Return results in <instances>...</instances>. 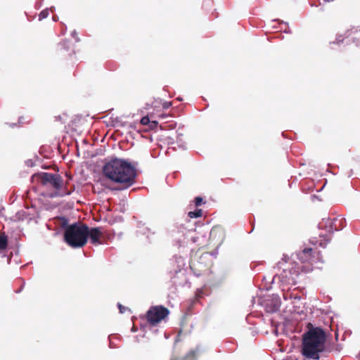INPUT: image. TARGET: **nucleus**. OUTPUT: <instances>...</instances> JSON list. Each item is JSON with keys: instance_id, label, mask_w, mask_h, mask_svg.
Masks as SVG:
<instances>
[{"instance_id": "nucleus-1", "label": "nucleus", "mask_w": 360, "mask_h": 360, "mask_svg": "<svg viewBox=\"0 0 360 360\" xmlns=\"http://www.w3.org/2000/svg\"><path fill=\"white\" fill-rule=\"evenodd\" d=\"M343 349L342 344L333 342V335L321 326L309 322L302 335L300 354L302 360H320L333 352L340 353Z\"/></svg>"}, {"instance_id": "nucleus-2", "label": "nucleus", "mask_w": 360, "mask_h": 360, "mask_svg": "<svg viewBox=\"0 0 360 360\" xmlns=\"http://www.w3.org/2000/svg\"><path fill=\"white\" fill-rule=\"evenodd\" d=\"M141 173L138 161L114 155V195L134 185Z\"/></svg>"}, {"instance_id": "nucleus-3", "label": "nucleus", "mask_w": 360, "mask_h": 360, "mask_svg": "<svg viewBox=\"0 0 360 360\" xmlns=\"http://www.w3.org/2000/svg\"><path fill=\"white\" fill-rule=\"evenodd\" d=\"M87 225L75 223L68 226L64 233V239L72 248H82L86 244Z\"/></svg>"}, {"instance_id": "nucleus-4", "label": "nucleus", "mask_w": 360, "mask_h": 360, "mask_svg": "<svg viewBox=\"0 0 360 360\" xmlns=\"http://www.w3.org/2000/svg\"><path fill=\"white\" fill-rule=\"evenodd\" d=\"M170 311L164 305L151 306L146 311V314H141L139 316L141 321L146 320L151 326H158L162 321L168 319Z\"/></svg>"}, {"instance_id": "nucleus-5", "label": "nucleus", "mask_w": 360, "mask_h": 360, "mask_svg": "<svg viewBox=\"0 0 360 360\" xmlns=\"http://www.w3.org/2000/svg\"><path fill=\"white\" fill-rule=\"evenodd\" d=\"M170 262L175 266L174 269H171L169 271V273L172 275L171 280L173 284L175 285H181L182 287H190L191 283L186 278H185V281L184 283L177 282L176 281H175L176 278H179L180 276H185L187 273V269L184 268L186 265L184 258L181 256L175 255L170 259Z\"/></svg>"}, {"instance_id": "nucleus-6", "label": "nucleus", "mask_w": 360, "mask_h": 360, "mask_svg": "<svg viewBox=\"0 0 360 360\" xmlns=\"http://www.w3.org/2000/svg\"><path fill=\"white\" fill-rule=\"evenodd\" d=\"M258 303L269 314L276 313L280 310L281 300L276 293L266 295H257Z\"/></svg>"}, {"instance_id": "nucleus-7", "label": "nucleus", "mask_w": 360, "mask_h": 360, "mask_svg": "<svg viewBox=\"0 0 360 360\" xmlns=\"http://www.w3.org/2000/svg\"><path fill=\"white\" fill-rule=\"evenodd\" d=\"M211 222V220H205L200 219L198 221H195L194 222L195 228H188L185 227L184 224H173L169 229L168 233L170 235L171 237H174L175 239V242L178 243L179 246L182 245V240L180 238L176 237L177 234H182V236H184V231L188 230V231H196L197 227H201L203 226L205 224H209Z\"/></svg>"}, {"instance_id": "nucleus-8", "label": "nucleus", "mask_w": 360, "mask_h": 360, "mask_svg": "<svg viewBox=\"0 0 360 360\" xmlns=\"http://www.w3.org/2000/svg\"><path fill=\"white\" fill-rule=\"evenodd\" d=\"M102 166L98 171V182L101 186L112 190V160H104L101 161Z\"/></svg>"}, {"instance_id": "nucleus-9", "label": "nucleus", "mask_w": 360, "mask_h": 360, "mask_svg": "<svg viewBox=\"0 0 360 360\" xmlns=\"http://www.w3.org/2000/svg\"><path fill=\"white\" fill-rule=\"evenodd\" d=\"M38 177L41 185L50 186L56 190H59L63 183L62 176L57 174L42 172L38 174Z\"/></svg>"}, {"instance_id": "nucleus-10", "label": "nucleus", "mask_w": 360, "mask_h": 360, "mask_svg": "<svg viewBox=\"0 0 360 360\" xmlns=\"http://www.w3.org/2000/svg\"><path fill=\"white\" fill-rule=\"evenodd\" d=\"M314 270L312 264L300 265L297 262L291 263V267L289 269V274L291 277V284L295 285L297 284V278L301 273H310Z\"/></svg>"}, {"instance_id": "nucleus-11", "label": "nucleus", "mask_w": 360, "mask_h": 360, "mask_svg": "<svg viewBox=\"0 0 360 360\" xmlns=\"http://www.w3.org/2000/svg\"><path fill=\"white\" fill-rule=\"evenodd\" d=\"M103 236V233L100 228H91L89 229L87 226V233H86V240L88 238H89L91 243L93 245H98L101 244V238Z\"/></svg>"}, {"instance_id": "nucleus-12", "label": "nucleus", "mask_w": 360, "mask_h": 360, "mask_svg": "<svg viewBox=\"0 0 360 360\" xmlns=\"http://www.w3.org/2000/svg\"><path fill=\"white\" fill-rule=\"evenodd\" d=\"M337 314H334L333 316H328L330 319V324L329 321H323L324 325L328 326L330 328V330L328 331L334 332V340L333 339V342L335 344H340L339 338H340V333H339V326L338 324H335V326H333V323H334V316H337Z\"/></svg>"}, {"instance_id": "nucleus-13", "label": "nucleus", "mask_w": 360, "mask_h": 360, "mask_svg": "<svg viewBox=\"0 0 360 360\" xmlns=\"http://www.w3.org/2000/svg\"><path fill=\"white\" fill-rule=\"evenodd\" d=\"M203 352L200 345H198L195 349H191L182 359H172L171 360H198L200 354Z\"/></svg>"}, {"instance_id": "nucleus-14", "label": "nucleus", "mask_w": 360, "mask_h": 360, "mask_svg": "<svg viewBox=\"0 0 360 360\" xmlns=\"http://www.w3.org/2000/svg\"><path fill=\"white\" fill-rule=\"evenodd\" d=\"M346 38H351L353 39L354 42H356V41L360 40V29L358 30L357 28L353 27L350 30H348L345 33Z\"/></svg>"}, {"instance_id": "nucleus-15", "label": "nucleus", "mask_w": 360, "mask_h": 360, "mask_svg": "<svg viewBox=\"0 0 360 360\" xmlns=\"http://www.w3.org/2000/svg\"><path fill=\"white\" fill-rule=\"evenodd\" d=\"M145 223L142 221H137L136 227L138 230L136 231V236L140 235H146L148 233H151V230L148 227L144 226ZM152 234H155V232H152Z\"/></svg>"}, {"instance_id": "nucleus-16", "label": "nucleus", "mask_w": 360, "mask_h": 360, "mask_svg": "<svg viewBox=\"0 0 360 360\" xmlns=\"http://www.w3.org/2000/svg\"><path fill=\"white\" fill-rule=\"evenodd\" d=\"M154 115L155 114H146L141 118L140 124L141 125L143 130H148L151 117H153Z\"/></svg>"}, {"instance_id": "nucleus-17", "label": "nucleus", "mask_w": 360, "mask_h": 360, "mask_svg": "<svg viewBox=\"0 0 360 360\" xmlns=\"http://www.w3.org/2000/svg\"><path fill=\"white\" fill-rule=\"evenodd\" d=\"M224 349L227 352H233L237 349V342L234 339L227 340L224 342Z\"/></svg>"}, {"instance_id": "nucleus-18", "label": "nucleus", "mask_w": 360, "mask_h": 360, "mask_svg": "<svg viewBox=\"0 0 360 360\" xmlns=\"http://www.w3.org/2000/svg\"><path fill=\"white\" fill-rule=\"evenodd\" d=\"M217 234H219V236L221 235L222 238L224 236H225L224 230L220 225H216L212 228L210 232V237L213 236L214 238H216Z\"/></svg>"}, {"instance_id": "nucleus-19", "label": "nucleus", "mask_w": 360, "mask_h": 360, "mask_svg": "<svg viewBox=\"0 0 360 360\" xmlns=\"http://www.w3.org/2000/svg\"><path fill=\"white\" fill-rule=\"evenodd\" d=\"M299 252L300 255H304V257H308L311 261H315L314 259V258L315 257L314 252L312 248L304 247V249L302 251H300Z\"/></svg>"}, {"instance_id": "nucleus-20", "label": "nucleus", "mask_w": 360, "mask_h": 360, "mask_svg": "<svg viewBox=\"0 0 360 360\" xmlns=\"http://www.w3.org/2000/svg\"><path fill=\"white\" fill-rule=\"evenodd\" d=\"M179 129H180V127L176 131V132H177L176 143L179 148H181L182 150H185L187 149L186 143L183 140V138H182L183 134L179 132Z\"/></svg>"}, {"instance_id": "nucleus-21", "label": "nucleus", "mask_w": 360, "mask_h": 360, "mask_svg": "<svg viewBox=\"0 0 360 360\" xmlns=\"http://www.w3.org/2000/svg\"><path fill=\"white\" fill-rule=\"evenodd\" d=\"M203 211L199 207H196L194 210L190 211L188 213V217L191 219H198L202 217Z\"/></svg>"}, {"instance_id": "nucleus-22", "label": "nucleus", "mask_w": 360, "mask_h": 360, "mask_svg": "<svg viewBox=\"0 0 360 360\" xmlns=\"http://www.w3.org/2000/svg\"><path fill=\"white\" fill-rule=\"evenodd\" d=\"M327 233L329 235H333L335 232L338 231V226L334 221H331L326 224Z\"/></svg>"}, {"instance_id": "nucleus-23", "label": "nucleus", "mask_w": 360, "mask_h": 360, "mask_svg": "<svg viewBox=\"0 0 360 360\" xmlns=\"http://www.w3.org/2000/svg\"><path fill=\"white\" fill-rule=\"evenodd\" d=\"M193 203L196 207H199L206 203V200L202 195H197L193 199Z\"/></svg>"}, {"instance_id": "nucleus-24", "label": "nucleus", "mask_w": 360, "mask_h": 360, "mask_svg": "<svg viewBox=\"0 0 360 360\" xmlns=\"http://www.w3.org/2000/svg\"><path fill=\"white\" fill-rule=\"evenodd\" d=\"M113 125H114V136L116 135H122V133L120 132L119 129H117L116 127H120V126H121V127L124 126V122L120 121L118 120V117H116V118H114Z\"/></svg>"}, {"instance_id": "nucleus-25", "label": "nucleus", "mask_w": 360, "mask_h": 360, "mask_svg": "<svg viewBox=\"0 0 360 360\" xmlns=\"http://www.w3.org/2000/svg\"><path fill=\"white\" fill-rule=\"evenodd\" d=\"M281 135L283 139H287L289 140H293L296 138V133L292 130H286L281 133Z\"/></svg>"}, {"instance_id": "nucleus-26", "label": "nucleus", "mask_w": 360, "mask_h": 360, "mask_svg": "<svg viewBox=\"0 0 360 360\" xmlns=\"http://www.w3.org/2000/svg\"><path fill=\"white\" fill-rule=\"evenodd\" d=\"M278 317L280 319H281V324L282 326H284V328H288L292 323L290 318L287 316L278 314Z\"/></svg>"}, {"instance_id": "nucleus-27", "label": "nucleus", "mask_w": 360, "mask_h": 360, "mask_svg": "<svg viewBox=\"0 0 360 360\" xmlns=\"http://www.w3.org/2000/svg\"><path fill=\"white\" fill-rule=\"evenodd\" d=\"M314 183L311 181L307 185H302L301 189L302 192L310 193L314 190Z\"/></svg>"}, {"instance_id": "nucleus-28", "label": "nucleus", "mask_w": 360, "mask_h": 360, "mask_svg": "<svg viewBox=\"0 0 360 360\" xmlns=\"http://www.w3.org/2000/svg\"><path fill=\"white\" fill-rule=\"evenodd\" d=\"M117 307L120 314H123L126 311H128L129 314H132V311L130 308L122 305L120 302L117 303Z\"/></svg>"}, {"instance_id": "nucleus-29", "label": "nucleus", "mask_w": 360, "mask_h": 360, "mask_svg": "<svg viewBox=\"0 0 360 360\" xmlns=\"http://www.w3.org/2000/svg\"><path fill=\"white\" fill-rule=\"evenodd\" d=\"M69 44V41L64 40L58 44V49L60 50L67 49V51H70L71 53L70 54H71L72 53H74V50L70 47Z\"/></svg>"}, {"instance_id": "nucleus-30", "label": "nucleus", "mask_w": 360, "mask_h": 360, "mask_svg": "<svg viewBox=\"0 0 360 360\" xmlns=\"http://www.w3.org/2000/svg\"><path fill=\"white\" fill-rule=\"evenodd\" d=\"M310 310H311V309H310ZM311 314L316 313V316H319L320 315H323V314L329 316V314L330 313H332V311H330V310H325L323 309H318V308H316V311H311Z\"/></svg>"}, {"instance_id": "nucleus-31", "label": "nucleus", "mask_w": 360, "mask_h": 360, "mask_svg": "<svg viewBox=\"0 0 360 360\" xmlns=\"http://www.w3.org/2000/svg\"><path fill=\"white\" fill-rule=\"evenodd\" d=\"M8 246V238L5 235H0V250H5Z\"/></svg>"}, {"instance_id": "nucleus-32", "label": "nucleus", "mask_w": 360, "mask_h": 360, "mask_svg": "<svg viewBox=\"0 0 360 360\" xmlns=\"http://www.w3.org/2000/svg\"><path fill=\"white\" fill-rule=\"evenodd\" d=\"M248 220H249V223L250 224V227L251 228V230L250 231H248V233L249 234L252 233L253 232V231L255 230V216L253 214H250L249 217H248Z\"/></svg>"}, {"instance_id": "nucleus-33", "label": "nucleus", "mask_w": 360, "mask_h": 360, "mask_svg": "<svg viewBox=\"0 0 360 360\" xmlns=\"http://www.w3.org/2000/svg\"><path fill=\"white\" fill-rule=\"evenodd\" d=\"M224 240V236L223 237V238H221V242L218 244V245L212 252H210V256H212V257H214V258L217 257V256L219 254V247L221 245Z\"/></svg>"}, {"instance_id": "nucleus-34", "label": "nucleus", "mask_w": 360, "mask_h": 360, "mask_svg": "<svg viewBox=\"0 0 360 360\" xmlns=\"http://www.w3.org/2000/svg\"><path fill=\"white\" fill-rule=\"evenodd\" d=\"M352 186L356 191L360 190V179L359 178H354L351 181Z\"/></svg>"}, {"instance_id": "nucleus-35", "label": "nucleus", "mask_w": 360, "mask_h": 360, "mask_svg": "<svg viewBox=\"0 0 360 360\" xmlns=\"http://www.w3.org/2000/svg\"><path fill=\"white\" fill-rule=\"evenodd\" d=\"M159 127V122L158 120H150V125L148 127V130L157 131Z\"/></svg>"}, {"instance_id": "nucleus-36", "label": "nucleus", "mask_w": 360, "mask_h": 360, "mask_svg": "<svg viewBox=\"0 0 360 360\" xmlns=\"http://www.w3.org/2000/svg\"><path fill=\"white\" fill-rule=\"evenodd\" d=\"M339 224H338V231H342L345 227H346L347 226V221H346V219L345 217H341L340 219H339Z\"/></svg>"}, {"instance_id": "nucleus-37", "label": "nucleus", "mask_w": 360, "mask_h": 360, "mask_svg": "<svg viewBox=\"0 0 360 360\" xmlns=\"http://www.w3.org/2000/svg\"><path fill=\"white\" fill-rule=\"evenodd\" d=\"M144 321H141L139 323V329L143 333H146L148 330L149 324L148 322H143Z\"/></svg>"}, {"instance_id": "nucleus-38", "label": "nucleus", "mask_w": 360, "mask_h": 360, "mask_svg": "<svg viewBox=\"0 0 360 360\" xmlns=\"http://www.w3.org/2000/svg\"><path fill=\"white\" fill-rule=\"evenodd\" d=\"M270 324L272 328H279L280 326H282L281 321L276 320V318H271L269 319Z\"/></svg>"}, {"instance_id": "nucleus-39", "label": "nucleus", "mask_w": 360, "mask_h": 360, "mask_svg": "<svg viewBox=\"0 0 360 360\" xmlns=\"http://www.w3.org/2000/svg\"><path fill=\"white\" fill-rule=\"evenodd\" d=\"M331 220V219L330 217H327V218H323L322 219V223H319L318 224V228L319 229H326V224H328V222H330Z\"/></svg>"}, {"instance_id": "nucleus-40", "label": "nucleus", "mask_w": 360, "mask_h": 360, "mask_svg": "<svg viewBox=\"0 0 360 360\" xmlns=\"http://www.w3.org/2000/svg\"><path fill=\"white\" fill-rule=\"evenodd\" d=\"M296 257L297 259H299L302 264H305L307 262L310 263L311 262L308 257H304V255H300L299 252H296Z\"/></svg>"}, {"instance_id": "nucleus-41", "label": "nucleus", "mask_w": 360, "mask_h": 360, "mask_svg": "<svg viewBox=\"0 0 360 360\" xmlns=\"http://www.w3.org/2000/svg\"><path fill=\"white\" fill-rule=\"evenodd\" d=\"M115 141L116 139L114 138V142H115ZM113 147L114 150L116 148V147H118L120 150H124L128 148L127 146H125V143H122L121 141H119L117 143H114Z\"/></svg>"}, {"instance_id": "nucleus-42", "label": "nucleus", "mask_w": 360, "mask_h": 360, "mask_svg": "<svg viewBox=\"0 0 360 360\" xmlns=\"http://www.w3.org/2000/svg\"><path fill=\"white\" fill-rule=\"evenodd\" d=\"M48 15H49V11L47 10H44L39 13V20L44 19L48 16Z\"/></svg>"}, {"instance_id": "nucleus-43", "label": "nucleus", "mask_w": 360, "mask_h": 360, "mask_svg": "<svg viewBox=\"0 0 360 360\" xmlns=\"http://www.w3.org/2000/svg\"><path fill=\"white\" fill-rule=\"evenodd\" d=\"M157 326H151L149 325L148 330L150 331L153 334L157 335L159 333V329L156 328Z\"/></svg>"}, {"instance_id": "nucleus-44", "label": "nucleus", "mask_w": 360, "mask_h": 360, "mask_svg": "<svg viewBox=\"0 0 360 360\" xmlns=\"http://www.w3.org/2000/svg\"><path fill=\"white\" fill-rule=\"evenodd\" d=\"M276 276H277V275H275V276L273 277L272 281H271V284H270L269 285H267V286L264 287V288H262V290H266V291H269V290H270L272 288V287H271V284L274 283L275 277H276ZM260 290H262V289H260Z\"/></svg>"}, {"instance_id": "nucleus-45", "label": "nucleus", "mask_w": 360, "mask_h": 360, "mask_svg": "<svg viewBox=\"0 0 360 360\" xmlns=\"http://www.w3.org/2000/svg\"><path fill=\"white\" fill-rule=\"evenodd\" d=\"M124 221V218L121 215L114 216V224L117 222H122Z\"/></svg>"}, {"instance_id": "nucleus-46", "label": "nucleus", "mask_w": 360, "mask_h": 360, "mask_svg": "<svg viewBox=\"0 0 360 360\" xmlns=\"http://www.w3.org/2000/svg\"><path fill=\"white\" fill-rule=\"evenodd\" d=\"M351 334H352V330L350 329L345 330V331L342 335V340L345 341V338H346V335H350Z\"/></svg>"}, {"instance_id": "nucleus-47", "label": "nucleus", "mask_w": 360, "mask_h": 360, "mask_svg": "<svg viewBox=\"0 0 360 360\" xmlns=\"http://www.w3.org/2000/svg\"><path fill=\"white\" fill-rule=\"evenodd\" d=\"M172 105V102H164L162 104V108L164 110H167Z\"/></svg>"}, {"instance_id": "nucleus-48", "label": "nucleus", "mask_w": 360, "mask_h": 360, "mask_svg": "<svg viewBox=\"0 0 360 360\" xmlns=\"http://www.w3.org/2000/svg\"><path fill=\"white\" fill-rule=\"evenodd\" d=\"M297 181V179L296 176H291L290 179L289 180V187L292 188V184L296 182Z\"/></svg>"}, {"instance_id": "nucleus-49", "label": "nucleus", "mask_w": 360, "mask_h": 360, "mask_svg": "<svg viewBox=\"0 0 360 360\" xmlns=\"http://www.w3.org/2000/svg\"><path fill=\"white\" fill-rule=\"evenodd\" d=\"M146 236V243L149 245L152 243V238H150V235L147 233Z\"/></svg>"}, {"instance_id": "nucleus-50", "label": "nucleus", "mask_w": 360, "mask_h": 360, "mask_svg": "<svg viewBox=\"0 0 360 360\" xmlns=\"http://www.w3.org/2000/svg\"><path fill=\"white\" fill-rule=\"evenodd\" d=\"M311 200L314 202L315 200H317L319 201H321V199L319 195H317L316 194H312L311 195Z\"/></svg>"}, {"instance_id": "nucleus-51", "label": "nucleus", "mask_w": 360, "mask_h": 360, "mask_svg": "<svg viewBox=\"0 0 360 360\" xmlns=\"http://www.w3.org/2000/svg\"><path fill=\"white\" fill-rule=\"evenodd\" d=\"M126 202H127L126 200H122V203H120V211L121 212H124V207Z\"/></svg>"}, {"instance_id": "nucleus-52", "label": "nucleus", "mask_w": 360, "mask_h": 360, "mask_svg": "<svg viewBox=\"0 0 360 360\" xmlns=\"http://www.w3.org/2000/svg\"><path fill=\"white\" fill-rule=\"evenodd\" d=\"M172 114H158V117L160 119H165L169 117H172Z\"/></svg>"}, {"instance_id": "nucleus-53", "label": "nucleus", "mask_w": 360, "mask_h": 360, "mask_svg": "<svg viewBox=\"0 0 360 360\" xmlns=\"http://www.w3.org/2000/svg\"><path fill=\"white\" fill-rule=\"evenodd\" d=\"M272 333L276 336L278 337L279 335V330L278 328H273Z\"/></svg>"}, {"instance_id": "nucleus-54", "label": "nucleus", "mask_w": 360, "mask_h": 360, "mask_svg": "<svg viewBox=\"0 0 360 360\" xmlns=\"http://www.w3.org/2000/svg\"><path fill=\"white\" fill-rule=\"evenodd\" d=\"M289 259H290V257L288 255H286V254L283 255L282 260L284 262L287 263L289 261Z\"/></svg>"}, {"instance_id": "nucleus-55", "label": "nucleus", "mask_w": 360, "mask_h": 360, "mask_svg": "<svg viewBox=\"0 0 360 360\" xmlns=\"http://www.w3.org/2000/svg\"><path fill=\"white\" fill-rule=\"evenodd\" d=\"M139 327L136 326L134 323L133 324L132 327L131 328V333H136L139 330Z\"/></svg>"}, {"instance_id": "nucleus-56", "label": "nucleus", "mask_w": 360, "mask_h": 360, "mask_svg": "<svg viewBox=\"0 0 360 360\" xmlns=\"http://www.w3.org/2000/svg\"><path fill=\"white\" fill-rule=\"evenodd\" d=\"M181 333H182V330H181L180 332L179 333V334L176 336L175 340H174V344H176V342L180 341L179 336L181 335Z\"/></svg>"}, {"instance_id": "nucleus-57", "label": "nucleus", "mask_w": 360, "mask_h": 360, "mask_svg": "<svg viewBox=\"0 0 360 360\" xmlns=\"http://www.w3.org/2000/svg\"><path fill=\"white\" fill-rule=\"evenodd\" d=\"M291 299H293L294 300H300L302 299V297L300 295H292L291 297Z\"/></svg>"}, {"instance_id": "nucleus-58", "label": "nucleus", "mask_w": 360, "mask_h": 360, "mask_svg": "<svg viewBox=\"0 0 360 360\" xmlns=\"http://www.w3.org/2000/svg\"><path fill=\"white\" fill-rule=\"evenodd\" d=\"M318 262H320L321 263H323V260L322 259V257H321V253L319 252L318 255H317V257L316 259Z\"/></svg>"}, {"instance_id": "nucleus-59", "label": "nucleus", "mask_w": 360, "mask_h": 360, "mask_svg": "<svg viewBox=\"0 0 360 360\" xmlns=\"http://www.w3.org/2000/svg\"><path fill=\"white\" fill-rule=\"evenodd\" d=\"M281 333L285 335H288V328H284V326H283Z\"/></svg>"}, {"instance_id": "nucleus-60", "label": "nucleus", "mask_w": 360, "mask_h": 360, "mask_svg": "<svg viewBox=\"0 0 360 360\" xmlns=\"http://www.w3.org/2000/svg\"><path fill=\"white\" fill-rule=\"evenodd\" d=\"M176 127V122H172L171 124H169V127L172 129H174L175 127Z\"/></svg>"}, {"instance_id": "nucleus-61", "label": "nucleus", "mask_w": 360, "mask_h": 360, "mask_svg": "<svg viewBox=\"0 0 360 360\" xmlns=\"http://www.w3.org/2000/svg\"><path fill=\"white\" fill-rule=\"evenodd\" d=\"M279 277H280L281 281L282 282H284V281H284V279H285V278H288V276H287V275L284 276L283 274H281V275Z\"/></svg>"}, {"instance_id": "nucleus-62", "label": "nucleus", "mask_w": 360, "mask_h": 360, "mask_svg": "<svg viewBox=\"0 0 360 360\" xmlns=\"http://www.w3.org/2000/svg\"><path fill=\"white\" fill-rule=\"evenodd\" d=\"M354 174V171L352 169H351L349 172H348V174H347V177L348 178H350Z\"/></svg>"}, {"instance_id": "nucleus-63", "label": "nucleus", "mask_w": 360, "mask_h": 360, "mask_svg": "<svg viewBox=\"0 0 360 360\" xmlns=\"http://www.w3.org/2000/svg\"><path fill=\"white\" fill-rule=\"evenodd\" d=\"M72 193V191H64L61 195H70Z\"/></svg>"}, {"instance_id": "nucleus-64", "label": "nucleus", "mask_w": 360, "mask_h": 360, "mask_svg": "<svg viewBox=\"0 0 360 360\" xmlns=\"http://www.w3.org/2000/svg\"><path fill=\"white\" fill-rule=\"evenodd\" d=\"M164 337L166 340L169 339L170 338V335L168 334L167 333L165 332L164 333Z\"/></svg>"}]
</instances>
